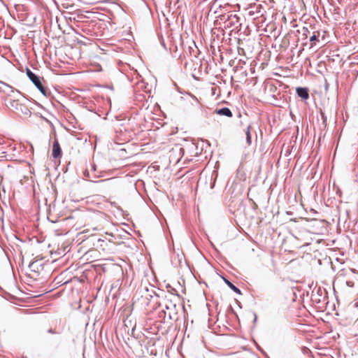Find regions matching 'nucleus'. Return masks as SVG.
Wrapping results in <instances>:
<instances>
[{"label":"nucleus","mask_w":358,"mask_h":358,"mask_svg":"<svg viewBox=\"0 0 358 358\" xmlns=\"http://www.w3.org/2000/svg\"><path fill=\"white\" fill-rule=\"evenodd\" d=\"M180 45L182 49L183 57L189 56L190 57L197 58L200 51L196 46L195 42L192 40L183 41L182 37L179 38Z\"/></svg>","instance_id":"f257e3e1"},{"label":"nucleus","mask_w":358,"mask_h":358,"mask_svg":"<svg viewBox=\"0 0 358 358\" xmlns=\"http://www.w3.org/2000/svg\"><path fill=\"white\" fill-rule=\"evenodd\" d=\"M6 105L10 110L16 112L18 114H22L28 116L31 113L27 106L20 103L17 99H12L10 96H8L6 99Z\"/></svg>","instance_id":"f03ea898"},{"label":"nucleus","mask_w":358,"mask_h":358,"mask_svg":"<svg viewBox=\"0 0 358 358\" xmlns=\"http://www.w3.org/2000/svg\"><path fill=\"white\" fill-rule=\"evenodd\" d=\"M26 74L29 80L32 82V83L44 96L48 97L50 95L48 90L43 85L41 81V78L35 74L27 67L26 68Z\"/></svg>","instance_id":"7ed1b4c3"},{"label":"nucleus","mask_w":358,"mask_h":358,"mask_svg":"<svg viewBox=\"0 0 358 358\" xmlns=\"http://www.w3.org/2000/svg\"><path fill=\"white\" fill-rule=\"evenodd\" d=\"M250 10L249 11L250 15H257V17L259 16L263 15V10L265 12L264 6L259 3V4H254L253 6H251L250 7Z\"/></svg>","instance_id":"20e7f679"},{"label":"nucleus","mask_w":358,"mask_h":358,"mask_svg":"<svg viewBox=\"0 0 358 358\" xmlns=\"http://www.w3.org/2000/svg\"><path fill=\"white\" fill-rule=\"evenodd\" d=\"M62 149L59 141L57 138H55L52 144V156L54 159H57L62 157Z\"/></svg>","instance_id":"39448f33"},{"label":"nucleus","mask_w":358,"mask_h":358,"mask_svg":"<svg viewBox=\"0 0 358 358\" xmlns=\"http://www.w3.org/2000/svg\"><path fill=\"white\" fill-rule=\"evenodd\" d=\"M296 92L297 96L303 100H307L309 98V90L307 87H298L296 88Z\"/></svg>","instance_id":"423d86ee"},{"label":"nucleus","mask_w":358,"mask_h":358,"mask_svg":"<svg viewBox=\"0 0 358 358\" xmlns=\"http://www.w3.org/2000/svg\"><path fill=\"white\" fill-rule=\"evenodd\" d=\"M215 113L219 115H223L227 117H231L233 116L231 110L227 107L216 109Z\"/></svg>","instance_id":"0eeeda50"},{"label":"nucleus","mask_w":358,"mask_h":358,"mask_svg":"<svg viewBox=\"0 0 358 358\" xmlns=\"http://www.w3.org/2000/svg\"><path fill=\"white\" fill-rule=\"evenodd\" d=\"M320 36V32L319 31L313 32V34L309 38V41L310 42V48L316 45L320 42V40H319Z\"/></svg>","instance_id":"6e6552de"},{"label":"nucleus","mask_w":358,"mask_h":358,"mask_svg":"<svg viewBox=\"0 0 358 358\" xmlns=\"http://www.w3.org/2000/svg\"><path fill=\"white\" fill-rule=\"evenodd\" d=\"M224 282L226 283V285H227V286L231 289L233 290L235 293L238 294H242V292L241 291V289L237 287L236 286H235L231 282H230L227 278H226L225 277H222Z\"/></svg>","instance_id":"1a4fd4ad"},{"label":"nucleus","mask_w":358,"mask_h":358,"mask_svg":"<svg viewBox=\"0 0 358 358\" xmlns=\"http://www.w3.org/2000/svg\"><path fill=\"white\" fill-rule=\"evenodd\" d=\"M252 127L249 125L245 130V138L248 145L252 144V136H251Z\"/></svg>","instance_id":"9d476101"},{"label":"nucleus","mask_w":358,"mask_h":358,"mask_svg":"<svg viewBox=\"0 0 358 358\" xmlns=\"http://www.w3.org/2000/svg\"><path fill=\"white\" fill-rule=\"evenodd\" d=\"M170 50L171 51H173V56L174 57H178L180 59H182V57H183V54H182V52H179L178 53V47L177 45L176 44H173L171 45V47L170 48Z\"/></svg>","instance_id":"9b49d317"},{"label":"nucleus","mask_w":358,"mask_h":358,"mask_svg":"<svg viewBox=\"0 0 358 358\" xmlns=\"http://www.w3.org/2000/svg\"><path fill=\"white\" fill-rule=\"evenodd\" d=\"M159 317L164 320V321L166 320V318L168 317L169 320H172V315H171V313L169 312V313H166L164 309H162L159 313Z\"/></svg>","instance_id":"f8f14e48"},{"label":"nucleus","mask_w":358,"mask_h":358,"mask_svg":"<svg viewBox=\"0 0 358 358\" xmlns=\"http://www.w3.org/2000/svg\"><path fill=\"white\" fill-rule=\"evenodd\" d=\"M84 176L86 178H90V180L92 181V182H103L105 181H106V180H99V181H96L94 180V178H99V176H94V177L90 178V173L87 171H85V173H84ZM109 179H107V180H108Z\"/></svg>","instance_id":"ddd939ff"},{"label":"nucleus","mask_w":358,"mask_h":358,"mask_svg":"<svg viewBox=\"0 0 358 358\" xmlns=\"http://www.w3.org/2000/svg\"><path fill=\"white\" fill-rule=\"evenodd\" d=\"M0 84L3 85V87L7 88L8 90H10V92H13V94H17L18 95L20 94V92L18 90H14L13 87H11L10 85H9L8 84H7L3 81H0Z\"/></svg>","instance_id":"4468645a"},{"label":"nucleus","mask_w":358,"mask_h":358,"mask_svg":"<svg viewBox=\"0 0 358 358\" xmlns=\"http://www.w3.org/2000/svg\"><path fill=\"white\" fill-rule=\"evenodd\" d=\"M239 20V17L236 15H231L230 17L228 18L229 20V24L232 25L234 24L236 22H238Z\"/></svg>","instance_id":"2eb2a0df"},{"label":"nucleus","mask_w":358,"mask_h":358,"mask_svg":"<svg viewBox=\"0 0 358 358\" xmlns=\"http://www.w3.org/2000/svg\"><path fill=\"white\" fill-rule=\"evenodd\" d=\"M298 31L299 33H301L302 36H304L306 39L308 38V35H310V30L306 27H302L301 30V31L299 30Z\"/></svg>","instance_id":"dca6fc26"},{"label":"nucleus","mask_w":358,"mask_h":358,"mask_svg":"<svg viewBox=\"0 0 358 358\" xmlns=\"http://www.w3.org/2000/svg\"><path fill=\"white\" fill-rule=\"evenodd\" d=\"M0 92H3V93H5L6 94L8 95V96H13L14 98H15V94H13V92H10V90H8L7 88H6L4 87V88H2L1 87H0Z\"/></svg>","instance_id":"f3484780"},{"label":"nucleus","mask_w":358,"mask_h":358,"mask_svg":"<svg viewBox=\"0 0 358 358\" xmlns=\"http://www.w3.org/2000/svg\"><path fill=\"white\" fill-rule=\"evenodd\" d=\"M185 99H187L192 104H193L192 101L195 103L197 102L196 98L194 96L191 95L190 94H187V98Z\"/></svg>","instance_id":"a211bd4d"},{"label":"nucleus","mask_w":358,"mask_h":358,"mask_svg":"<svg viewBox=\"0 0 358 358\" xmlns=\"http://www.w3.org/2000/svg\"><path fill=\"white\" fill-rule=\"evenodd\" d=\"M321 117L322 120V123L324 125V127L327 126V117L325 115V114L323 112H321Z\"/></svg>","instance_id":"6ab92c4d"},{"label":"nucleus","mask_w":358,"mask_h":358,"mask_svg":"<svg viewBox=\"0 0 358 358\" xmlns=\"http://www.w3.org/2000/svg\"><path fill=\"white\" fill-rule=\"evenodd\" d=\"M346 285L350 287H353L354 282L352 281L348 280V281H346Z\"/></svg>","instance_id":"aec40b11"},{"label":"nucleus","mask_w":358,"mask_h":358,"mask_svg":"<svg viewBox=\"0 0 358 358\" xmlns=\"http://www.w3.org/2000/svg\"><path fill=\"white\" fill-rule=\"evenodd\" d=\"M101 248H102L103 250H104L105 246H106V243H101L100 245Z\"/></svg>","instance_id":"412c9836"},{"label":"nucleus","mask_w":358,"mask_h":358,"mask_svg":"<svg viewBox=\"0 0 358 358\" xmlns=\"http://www.w3.org/2000/svg\"><path fill=\"white\" fill-rule=\"evenodd\" d=\"M167 287L171 288V290H170L171 292H177V291L174 288L171 287L169 285H167Z\"/></svg>","instance_id":"4be33fe9"},{"label":"nucleus","mask_w":358,"mask_h":358,"mask_svg":"<svg viewBox=\"0 0 358 358\" xmlns=\"http://www.w3.org/2000/svg\"><path fill=\"white\" fill-rule=\"evenodd\" d=\"M97 242L98 243H105V240L103 238H99L97 239Z\"/></svg>","instance_id":"5701e85b"},{"label":"nucleus","mask_w":358,"mask_h":358,"mask_svg":"<svg viewBox=\"0 0 358 358\" xmlns=\"http://www.w3.org/2000/svg\"><path fill=\"white\" fill-rule=\"evenodd\" d=\"M91 166H92L91 170L93 171H96V165L95 164H92Z\"/></svg>","instance_id":"b1692460"},{"label":"nucleus","mask_w":358,"mask_h":358,"mask_svg":"<svg viewBox=\"0 0 358 358\" xmlns=\"http://www.w3.org/2000/svg\"><path fill=\"white\" fill-rule=\"evenodd\" d=\"M34 264H35V262H31V263L29 264V268L33 267V266H34Z\"/></svg>","instance_id":"393cba45"},{"label":"nucleus","mask_w":358,"mask_h":358,"mask_svg":"<svg viewBox=\"0 0 358 358\" xmlns=\"http://www.w3.org/2000/svg\"><path fill=\"white\" fill-rule=\"evenodd\" d=\"M254 315H255L254 322H256V321H257V315H256V313H254Z\"/></svg>","instance_id":"a878e982"},{"label":"nucleus","mask_w":358,"mask_h":358,"mask_svg":"<svg viewBox=\"0 0 358 358\" xmlns=\"http://www.w3.org/2000/svg\"><path fill=\"white\" fill-rule=\"evenodd\" d=\"M215 186V181L211 184L210 188L213 189Z\"/></svg>","instance_id":"bb28decb"},{"label":"nucleus","mask_w":358,"mask_h":358,"mask_svg":"<svg viewBox=\"0 0 358 358\" xmlns=\"http://www.w3.org/2000/svg\"><path fill=\"white\" fill-rule=\"evenodd\" d=\"M229 309H230V310H231V312H233V313H234V309H233V308H232L231 306H229Z\"/></svg>","instance_id":"cd10ccee"},{"label":"nucleus","mask_w":358,"mask_h":358,"mask_svg":"<svg viewBox=\"0 0 358 358\" xmlns=\"http://www.w3.org/2000/svg\"><path fill=\"white\" fill-rule=\"evenodd\" d=\"M237 303H238V306H239L240 308H241V303L239 301H237Z\"/></svg>","instance_id":"c85d7f7f"},{"label":"nucleus","mask_w":358,"mask_h":358,"mask_svg":"<svg viewBox=\"0 0 358 358\" xmlns=\"http://www.w3.org/2000/svg\"><path fill=\"white\" fill-rule=\"evenodd\" d=\"M48 331L49 333H52V332H53V331H52V329H50Z\"/></svg>","instance_id":"c756f323"},{"label":"nucleus","mask_w":358,"mask_h":358,"mask_svg":"<svg viewBox=\"0 0 358 358\" xmlns=\"http://www.w3.org/2000/svg\"><path fill=\"white\" fill-rule=\"evenodd\" d=\"M106 234H107V235L110 236L111 237H113V235L112 234H108V233H106Z\"/></svg>","instance_id":"7c9ffc66"},{"label":"nucleus","mask_w":358,"mask_h":358,"mask_svg":"<svg viewBox=\"0 0 358 358\" xmlns=\"http://www.w3.org/2000/svg\"><path fill=\"white\" fill-rule=\"evenodd\" d=\"M165 308H166V309H167V310H169V307L167 305H166V306H165Z\"/></svg>","instance_id":"2f4dec72"},{"label":"nucleus","mask_w":358,"mask_h":358,"mask_svg":"<svg viewBox=\"0 0 358 358\" xmlns=\"http://www.w3.org/2000/svg\"><path fill=\"white\" fill-rule=\"evenodd\" d=\"M191 146H192V148H195V145H194V144H193V143H192V144H191Z\"/></svg>","instance_id":"473e14b6"},{"label":"nucleus","mask_w":358,"mask_h":358,"mask_svg":"<svg viewBox=\"0 0 358 358\" xmlns=\"http://www.w3.org/2000/svg\"><path fill=\"white\" fill-rule=\"evenodd\" d=\"M180 150L184 152L185 151V148H181Z\"/></svg>","instance_id":"72a5a7b5"},{"label":"nucleus","mask_w":358,"mask_h":358,"mask_svg":"<svg viewBox=\"0 0 358 358\" xmlns=\"http://www.w3.org/2000/svg\"><path fill=\"white\" fill-rule=\"evenodd\" d=\"M255 133H256V131H255ZM255 136H257V134H255ZM257 138V137H256V138Z\"/></svg>","instance_id":"f704fd0d"},{"label":"nucleus","mask_w":358,"mask_h":358,"mask_svg":"<svg viewBox=\"0 0 358 358\" xmlns=\"http://www.w3.org/2000/svg\"><path fill=\"white\" fill-rule=\"evenodd\" d=\"M23 358H27V357H23Z\"/></svg>","instance_id":"c9c22d12"}]
</instances>
